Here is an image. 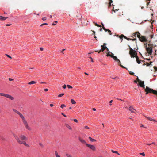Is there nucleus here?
I'll use <instances>...</instances> for the list:
<instances>
[{
	"instance_id": "49530a36",
	"label": "nucleus",
	"mask_w": 157,
	"mask_h": 157,
	"mask_svg": "<svg viewBox=\"0 0 157 157\" xmlns=\"http://www.w3.org/2000/svg\"><path fill=\"white\" fill-rule=\"evenodd\" d=\"M85 128L86 129H89V127H88L87 126H85Z\"/></svg>"
},
{
	"instance_id": "a211bd4d",
	"label": "nucleus",
	"mask_w": 157,
	"mask_h": 157,
	"mask_svg": "<svg viewBox=\"0 0 157 157\" xmlns=\"http://www.w3.org/2000/svg\"><path fill=\"white\" fill-rule=\"evenodd\" d=\"M134 35L132 36V37L133 39H131V40L132 41H136V37H135V33H134Z\"/></svg>"
},
{
	"instance_id": "37998d69",
	"label": "nucleus",
	"mask_w": 157,
	"mask_h": 157,
	"mask_svg": "<svg viewBox=\"0 0 157 157\" xmlns=\"http://www.w3.org/2000/svg\"><path fill=\"white\" fill-rule=\"evenodd\" d=\"M42 20H44V21L46 20V17H43V18H42Z\"/></svg>"
},
{
	"instance_id": "f8f14e48",
	"label": "nucleus",
	"mask_w": 157,
	"mask_h": 157,
	"mask_svg": "<svg viewBox=\"0 0 157 157\" xmlns=\"http://www.w3.org/2000/svg\"><path fill=\"white\" fill-rule=\"evenodd\" d=\"M19 137L22 140H27V138L24 135H21L19 136Z\"/></svg>"
},
{
	"instance_id": "20e7f679",
	"label": "nucleus",
	"mask_w": 157,
	"mask_h": 157,
	"mask_svg": "<svg viewBox=\"0 0 157 157\" xmlns=\"http://www.w3.org/2000/svg\"><path fill=\"white\" fill-rule=\"evenodd\" d=\"M19 115L20 117L22 118L24 126L26 128L29 130H31V128L29 127V126L27 121L24 116L21 113H20Z\"/></svg>"
},
{
	"instance_id": "774afa93",
	"label": "nucleus",
	"mask_w": 157,
	"mask_h": 157,
	"mask_svg": "<svg viewBox=\"0 0 157 157\" xmlns=\"http://www.w3.org/2000/svg\"><path fill=\"white\" fill-rule=\"evenodd\" d=\"M65 50V49H63L62 50V51H61V52H62L64 51Z\"/></svg>"
},
{
	"instance_id": "7ed1b4c3",
	"label": "nucleus",
	"mask_w": 157,
	"mask_h": 157,
	"mask_svg": "<svg viewBox=\"0 0 157 157\" xmlns=\"http://www.w3.org/2000/svg\"><path fill=\"white\" fill-rule=\"evenodd\" d=\"M13 136L16 139V140H17V142L19 144H23L24 145H25V146H26L27 147H29V145L28 144H27L26 142L21 140H20L19 138L18 137V136L14 134Z\"/></svg>"
},
{
	"instance_id": "39448f33",
	"label": "nucleus",
	"mask_w": 157,
	"mask_h": 157,
	"mask_svg": "<svg viewBox=\"0 0 157 157\" xmlns=\"http://www.w3.org/2000/svg\"><path fill=\"white\" fill-rule=\"evenodd\" d=\"M145 91L147 94L148 93H153L154 94L157 95V91L154 90L153 89L150 88L148 86H146L145 89Z\"/></svg>"
},
{
	"instance_id": "a878e982",
	"label": "nucleus",
	"mask_w": 157,
	"mask_h": 157,
	"mask_svg": "<svg viewBox=\"0 0 157 157\" xmlns=\"http://www.w3.org/2000/svg\"><path fill=\"white\" fill-rule=\"evenodd\" d=\"M71 102L73 104H75L76 103L75 100L72 99L71 100Z\"/></svg>"
},
{
	"instance_id": "dca6fc26",
	"label": "nucleus",
	"mask_w": 157,
	"mask_h": 157,
	"mask_svg": "<svg viewBox=\"0 0 157 157\" xmlns=\"http://www.w3.org/2000/svg\"><path fill=\"white\" fill-rule=\"evenodd\" d=\"M89 139L90 141L92 142H95L96 141H97L96 140L92 138L91 137H89Z\"/></svg>"
},
{
	"instance_id": "423d86ee",
	"label": "nucleus",
	"mask_w": 157,
	"mask_h": 157,
	"mask_svg": "<svg viewBox=\"0 0 157 157\" xmlns=\"http://www.w3.org/2000/svg\"><path fill=\"white\" fill-rule=\"evenodd\" d=\"M0 96L5 97L7 98H8L11 100H13L14 99V98L11 95L4 93H0Z\"/></svg>"
},
{
	"instance_id": "4468645a",
	"label": "nucleus",
	"mask_w": 157,
	"mask_h": 157,
	"mask_svg": "<svg viewBox=\"0 0 157 157\" xmlns=\"http://www.w3.org/2000/svg\"><path fill=\"white\" fill-rule=\"evenodd\" d=\"M128 109L132 113H134V110H135L131 106H130L129 108Z\"/></svg>"
},
{
	"instance_id": "c85d7f7f",
	"label": "nucleus",
	"mask_w": 157,
	"mask_h": 157,
	"mask_svg": "<svg viewBox=\"0 0 157 157\" xmlns=\"http://www.w3.org/2000/svg\"><path fill=\"white\" fill-rule=\"evenodd\" d=\"M107 31L109 33V34L110 35H112V33H111V31L110 30L107 29Z\"/></svg>"
},
{
	"instance_id": "f03ea898",
	"label": "nucleus",
	"mask_w": 157,
	"mask_h": 157,
	"mask_svg": "<svg viewBox=\"0 0 157 157\" xmlns=\"http://www.w3.org/2000/svg\"><path fill=\"white\" fill-rule=\"evenodd\" d=\"M136 36L139 39V40L142 42H147V40L145 36H142L139 32H136L135 33V37Z\"/></svg>"
},
{
	"instance_id": "9b49d317",
	"label": "nucleus",
	"mask_w": 157,
	"mask_h": 157,
	"mask_svg": "<svg viewBox=\"0 0 157 157\" xmlns=\"http://www.w3.org/2000/svg\"><path fill=\"white\" fill-rule=\"evenodd\" d=\"M139 84L140 86L143 87L144 89H145V85H144V81H139Z\"/></svg>"
},
{
	"instance_id": "052dcab7",
	"label": "nucleus",
	"mask_w": 157,
	"mask_h": 157,
	"mask_svg": "<svg viewBox=\"0 0 157 157\" xmlns=\"http://www.w3.org/2000/svg\"><path fill=\"white\" fill-rule=\"evenodd\" d=\"M93 111H95L96 110V109L94 108H93Z\"/></svg>"
},
{
	"instance_id": "864d4df0",
	"label": "nucleus",
	"mask_w": 157,
	"mask_h": 157,
	"mask_svg": "<svg viewBox=\"0 0 157 157\" xmlns=\"http://www.w3.org/2000/svg\"><path fill=\"white\" fill-rule=\"evenodd\" d=\"M110 56V55L109 54V52L108 53L107 55V56Z\"/></svg>"
},
{
	"instance_id": "4c0bfd02",
	"label": "nucleus",
	"mask_w": 157,
	"mask_h": 157,
	"mask_svg": "<svg viewBox=\"0 0 157 157\" xmlns=\"http://www.w3.org/2000/svg\"><path fill=\"white\" fill-rule=\"evenodd\" d=\"M140 154L143 155V156H144L145 155V154H144V152H143V153H140Z\"/></svg>"
},
{
	"instance_id": "0eeeda50",
	"label": "nucleus",
	"mask_w": 157,
	"mask_h": 157,
	"mask_svg": "<svg viewBox=\"0 0 157 157\" xmlns=\"http://www.w3.org/2000/svg\"><path fill=\"white\" fill-rule=\"evenodd\" d=\"M146 44V51H147L148 54H149L150 55H151L152 54V48L151 46H150L151 45L149 44L148 45L149 47L147 48V43Z\"/></svg>"
},
{
	"instance_id": "6e6d98bb",
	"label": "nucleus",
	"mask_w": 157,
	"mask_h": 157,
	"mask_svg": "<svg viewBox=\"0 0 157 157\" xmlns=\"http://www.w3.org/2000/svg\"><path fill=\"white\" fill-rule=\"evenodd\" d=\"M40 50L41 51H43V48H40Z\"/></svg>"
},
{
	"instance_id": "473e14b6",
	"label": "nucleus",
	"mask_w": 157,
	"mask_h": 157,
	"mask_svg": "<svg viewBox=\"0 0 157 157\" xmlns=\"http://www.w3.org/2000/svg\"><path fill=\"white\" fill-rule=\"evenodd\" d=\"M151 144H155V143L154 142H152L151 144H147V145H150Z\"/></svg>"
},
{
	"instance_id": "f704fd0d",
	"label": "nucleus",
	"mask_w": 157,
	"mask_h": 157,
	"mask_svg": "<svg viewBox=\"0 0 157 157\" xmlns=\"http://www.w3.org/2000/svg\"><path fill=\"white\" fill-rule=\"evenodd\" d=\"M48 25V24H47V23H43V24H42L40 26H43L44 25Z\"/></svg>"
},
{
	"instance_id": "6ab92c4d",
	"label": "nucleus",
	"mask_w": 157,
	"mask_h": 157,
	"mask_svg": "<svg viewBox=\"0 0 157 157\" xmlns=\"http://www.w3.org/2000/svg\"><path fill=\"white\" fill-rule=\"evenodd\" d=\"M13 111L14 112H15L16 113H17V114H18V115L20 113L18 111L16 110V109H13Z\"/></svg>"
},
{
	"instance_id": "bf43d9fd",
	"label": "nucleus",
	"mask_w": 157,
	"mask_h": 157,
	"mask_svg": "<svg viewBox=\"0 0 157 157\" xmlns=\"http://www.w3.org/2000/svg\"><path fill=\"white\" fill-rule=\"evenodd\" d=\"M127 40H131V39L129 38H127Z\"/></svg>"
},
{
	"instance_id": "2eb2a0df",
	"label": "nucleus",
	"mask_w": 157,
	"mask_h": 157,
	"mask_svg": "<svg viewBox=\"0 0 157 157\" xmlns=\"http://www.w3.org/2000/svg\"><path fill=\"white\" fill-rule=\"evenodd\" d=\"M145 117L147 119H148V120H150V121H153L154 122H156V120H155V119H153V118H152L151 117H147V116H145Z\"/></svg>"
},
{
	"instance_id": "5701e85b",
	"label": "nucleus",
	"mask_w": 157,
	"mask_h": 157,
	"mask_svg": "<svg viewBox=\"0 0 157 157\" xmlns=\"http://www.w3.org/2000/svg\"><path fill=\"white\" fill-rule=\"evenodd\" d=\"M111 151L113 153L117 154L118 155H120V154L118 153V151H113V150H111Z\"/></svg>"
},
{
	"instance_id": "393cba45",
	"label": "nucleus",
	"mask_w": 157,
	"mask_h": 157,
	"mask_svg": "<svg viewBox=\"0 0 157 157\" xmlns=\"http://www.w3.org/2000/svg\"><path fill=\"white\" fill-rule=\"evenodd\" d=\"M66 126L69 129H70V130L71 129V127L68 124H66Z\"/></svg>"
},
{
	"instance_id": "ddd939ff",
	"label": "nucleus",
	"mask_w": 157,
	"mask_h": 157,
	"mask_svg": "<svg viewBox=\"0 0 157 157\" xmlns=\"http://www.w3.org/2000/svg\"><path fill=\"white\" fill-rule=\"evenodd\" d=\"M119 37L121 39V41H122V40H123V37H124V38L127 39V38H128L126 36H124V35H123V34L121 35L120 36H119Z\"/></svg>"
},
{
	"instance_id": "aec40b11",
	"label": "nucleus",
	"mask_w": 157,
	"mask_h": 157,
	"mask_svg": "<svg viewBox=\"0 0 157 157\" xmlns=\"http://www.w3.org/2000/svg\"><path fill=\"white\" fill-rule=\"evenodd\" d=\"M117 61L118 62V63L120 64V65L123 68H125V67H124V66H123L122 65H121V64H120V63H121V62L120 61V60L119 59H117Z\"/></svg>"
},
{
	"instance_id": "c9c22d12",
	"label": "nucleus",
	"mask_w": 157,
	"mask_h": 157,
	"mask_svg": "<svg viewBox=\"0 0 157 157\" xmlns=\"http://www.w3.org/2000/svg\"><path fill=\"white\" fill-rule=\"evenodd\" d=\"M103 26V24H102ZM103 29L105 31H107V29L105 28L104 26L103 27Z\"/></svg>"
},
{
	"instance_id": "e2e57ef3",
	"label": "nucleus",
	"mask_w": 157,
	"mask_h": 157,
	"mask_svg": "<svg viewBox=\"0 0 157 157\" xmlns=\"http://www.w3.org/2000/svg\"><path fill=\"white\" fill-rule=\"evenodd\" d=\"M112 101H113V100H111V101H110V102H109V103H111L112 102Z\"/></svg>"
},
{
	"instance_id": "09e8293b",
	"label": "nucleus",
	"mask_w": 157,
	"mask_h": 157,
	"mask_svg": "<svg viewBox=\"0 0 157 157\" xmlns=\"http://www.w3.org/2000/svg\"><path fill=\"white\" fill-rule=\"evenodd\" d=\"M94 23L95 24L96 26L98 27V25L96 23H95V22H94Z\"/></svg>"
},
{
	"instance_id": "1a4fd4ad",
	"label": "nucleus",
	"mask_w": 157,
	"mask_h": 157,
	"mask_svg": "<svg viewBox=\"0 0 157 157\" xmlns=\"http://www.w3.org/2000/svg\"><path fill=\"white\" fill-rule=\"evenodd\" d=\"M106 44L105 43L103 45H101V47H102V48H101V50H100L99 51V53H100V52H101V51H104V50H105L106 49H107V51H108L109 50V49H108L105 46V45H106Z\"/></svg>"
},
{
	"instance_id": "bb28decb",
	"label": "nucleus",
	"mask_w": 157,
	"mask_h": 157,
	"mask_svg": "<svg viewBox=\"0 0 157 157\" xmlns=\"http://www.w3.org/2000/svg\"><path fill=\"white\" fill-rule=\"evenodd\" d=\"M112 58H113L115 60H116V61L117 60V59H118L117 57L115 56H113L112 57Z\"/></svg>"
},
{
	"instance_id": "a19ab883",
	"label": "nucleus",
	"mask_w": 157,
	"mask_h": 157,
	"mask_svg": "<svg viewBox=\"0 0 157 157\" xmlns=\"http://www.w3.org/2000/svg\"><path fill=\"white\" fill-rule=\"evenodd\" d=\"M6 56L10 58H12V57L10 55H8L6 54Z\"/></svg>"
},
{
	"instance_id": "412c9836",
	"label": "nucleus",
	"mask_w": 157,
	"mask_h": 157,
	"mask_svg": "<svg viewBox=\"0 0 157 157\" xmlns=\"http://www.w3.org/2000/svg\"><path fill=\"white\" fill-rule=\"evenodd\" d=\"M66 156L67 157H73L72 156L71 154L68 153L66 154Z\"/></svg>"
},
{
	"instance_id": "c03bdc74",
	"label": "nucleus",
	"mask_w": 157,
	"mask_h": 157,
	"mask_svg": "<svg viewBox=\"0 0 157 157\" xmlns=\"http://www.w3.org/2000/svg\"><path fill=\"white\" fill-rule=\"evenodd\" d=\"M74 121L76 122H78V121L76 119H74V120H73Z\"/></svg>"
},
{
	"instance_id": "4d7b16f0",
	"label": "nucleus",
	"mask_w": 157,
	"mask_h": 157,
	"mask_svg": "<svg viewBox=\"0 0 157 157\" xmlns=\"http://www.w3.org/2000/svg\"><path fill=\"white\" fill-rule=\"evenodd\" d=\"M6 26H10L11 25V24H6Z\"/></svg>"
},
{
	"instance_id": "9d476101",
	"label": "nucleus",
	"mask_w": 157,
	"mask_h": 157,
	"mask_svg": "<svg viewBox=\"0 0 157 157\" xmlns=\"http://www.w3.org/2000/svg\"><path fill=\"white\" fill-rule=\"evenodd\" d=\"M79 140L82 143L85 144L86 146V144H87L86 141L81 138L79 137Z\"/></svg>"
},
{
	"instance_id": "680f3d73",
	"label": "nucleus",
	"mask_w": 157,
	"mask_h": 157,
	"mask_svg": "<svg viewBox=\"0 0 157 157\" xmlns=\"http://www.w3.org/2000/svg\"><path fill=\"white\" fill-rule=\"evenodd\" d=\"M93 34H95V32L94 31H93Z\"/></svg>"
},
{
	"instance_id": "6e6552de",
	"label": "nucleus",
	"mask_w": 157,
	"mask_h": 157,
	"mask_svg": "<svg viewBox=\"0 0 157 157\" xmlns=\"http://www.w3.org/2000/svg\"><path fill=\"white\" fill-rule=\"evenodd\" d=\"M87 147H88L90 149H91L92 151H94L96 150V148L95 147L91 144H86V146Z\"/></svg>"
},
{
	"instance_id": "2f4dec72",
	"label": "nucleus",
	"mask_w": 157,
	"mask_h": 157,
	"mask_svg": "<svg viewBox=\"0 0 157 157\" xmlns=\"http://www.w3.org/2000/svg\"><path fill=\"white\" fill-rule=\"evenodd\" d=\"M64 95V94H63V93L61 94H59V95H58V97H62V96H63Z\"/></svg>"
},
{
	"instance_id": "a18cd8bd",
	"label": "nucleus",
	"mask_w": 157,
	"mask_h": 157,
	"mask_svg": "<svg viewBox=\"0 0 157 157\" xmlns=\"http://www.w3.org/2000/svg\"><path fill=\"white\" fill-rule=\"evenodd\" d=\"M89 58L90 59L91 61L92 62H93L94 61H93V59L91 57H89Z\"/></svg>"
},
{
	"instance_id": "13d9d810",
	"label": "nucleus",
	"mask_w": 157,
	"mask_h": 157,
	"mask_svg": "<svg viewBox=\"0 0 157 157\" xmlns=\"http://www.w3.org/2000/svg\"><path fill=\"white\" fill-rule=\"evenodd\" d=\"M50 105L51 107H52L54 106V105L53 104H50Z\"/></svg>"
},
{
	"instance_id": "4be33fe9",
	"label": "nucleus",
	"mask_w": 157,
	"mask_h": 157,
	"mask_svg": "<svg viewBox=\"0 0 157 157\" xmlns=\"http://www.w3.org/2000/svg\"><path fill=\"white\" fill-rule=\"evenodd\" d=\"M55 155L56 157H61L59 155H58V152L56 151L55 152Z\"/></svg>"
},
{
	"instance_id": "c756f323",
	"label": "nucleus",
	"mask_w": 157,
	"mask_h": 157,
	"mask_svg": "<svg viewBox=\"0 0 157 157\" xmlns=\"http://www.w3.org/2000/svg\"><path fill=\"white\" fill-rule=\"evenodd\" d=\"M67 86L68 88L69 89H71V88H72V87L70 85H67Z\"/></svg>"
},
{
	"instance_id": "3c124183",
	"label": "nucleus",
	"mask_w": 157,
	"mask_h": 157,
	"mask_svg": "<svg viewBox=\"0 0 157 157\" xmlns=\"http://www.w3.org/2000/svg\"><path fill=\"white\" fill-rule=\"evenodd\" d=\"M61 114L62 115H63V116H64L65 117H66V116L63 113H61Z\"/></svg>"
},
{
	"instance_id": "603ef678",
	"label": "nucleus",
	"mask_w": 157,
	"mask_h": 157,
	"mask_svg": "<svg viewBox=\"0 0 157 157\" xmlns=\"http://www.w3.org/2000/svg\"><path fill=\"white\" fill-rule=\"evenodd\" d=\"M154 68L155 70H156V71L157 70V67H154Z\"/></svg>"
},
{
	"instance_id": "5fc2aeb1",
	"label": "nucleus",
	"mask_w": 157,
	"mask_h": 157,
	"mask_svg": "<svg viewBox=\"0 0 157 157\" xmlns=\"http://www.w3.org/2000/svg\"><path fill=\"white\" fill-rule=\"evenodd\" d=\"M111 53L112 55H110V56H111L112 58V57L113 56H114L113 54L112 53Z\"/></svg>"
},
{
	"instance_id": "72a5a7b5",
	"label": "nucleus",
	"mask_w": 157,
	"mask_h": 157,
	"mask_svg": "<svg viewBox=\"0 0 157 157\" xmlns=\"http://www.w3.org/2000/svg\"><path fill=\"white\" fill-rule=\"evenodd\" d=\"M129 73L130 75H134V73L133 72H132L131 71Z\"/></svg>"
},
{
	"instance_id": "7c9ffc66",
	"label": "nucleus",
	"mask_w": 157,
	"mask_h": 157,
	"mask_svg": "<svg viewBox=\"0 0 157 157\" xmlns=\"http://www.w3.org/2000/svg\"><path fill=\"white\" fill-rule=\"evenodd\" d=\"M109 5L110 6H111V4L113 2L112 0H109Z\"/></svg>"
},
{
	"instance_id": "cd10ccee",
	"label": "nucleus",
	"mask_w": 157,
	"mask_h": 157,
	"mask_svg": "<svg viewBox=\"0 0 157 157\" xmlns=\"http://www.w3.org/2000/svg\"><path fill=\"white\" fill-rule=\"evenodd\" d=\"M66 105L64 104H62L61 105L60 107L62 108H63L64 107H65Z\"/></svg>"
},
{
	"instance_id": "58836bf2",
	"label": "nucleus",
	"mask_w": 157,
	"mask_h": 157,
	"mask_svg": "<svg viewBox=\"0 0 157 157\" xmlns=\"http://www.w3.org/2000/svg\"><path fill=\"white\" fill-rule=\"evenodd\" d=\"M39 145L42 147H44V146H43V144L42 143H39Z\"/></svg>"
},
{
	"instance_id": "f3484780",
	"label": "nucleus",
	"mask_w": 157,
	"mask_h": 157,
	"mask_svg": "<svg viewBox=\"0 0 157 157\" xmlns=\"http://www.w3.org/2000/svg\"><path fill=\"white\" fill-rule=\"evenodd\" d=\"M7 18H8L7 17H4L2 16H0V19L2 20H5Z\"/></svg>"
},
{
	"instance_id": "338daca9",
	"label": "nucleus",
	"mask_w": 157,
	"mask_h": 157,
	"mask_svg": "<svg viewBox=\"0 0 157 157\" xmlns=\"http://www.w3.org/2000/svg\"><path fill=\"white\" fill-rule=\"evenodd\" d=\"M99 30L100 31H101L102 30V29L101 28H100V29H99Z\"/></svg>"
},
{
	"instance_id": "0e129e2a",
	"label": "nucleus",
	"mask_w": 157,
	"mask_h": 157,
	"mask_svg": "<svg viewBox=\"0 0 157 157\" xmlns=\"http://www.w3.org/2000/svg\"><path fill=\"white\" fill-rule=\"evenodd\" d=\"M149 3H150L149 2H148L147 3V6L149 4Z\"/></svg>"
},
{
	"instance_id": "79ce46f5",
	"label": "nucleus",
	"mask_w": 157,
	"mask_h": 157,
	"mask_svg": "<svg viewBox=\"0 0 157 157\" xmlns=\"http://www.w3.org/2000/svg\"><path fill=\"white\" fill-rule=\"evenodd\" d=\"M136 81H137V82H139V81H141L140 80H139V78H138V77H137V78L136 79Z\"/></svg>"
},
{
	"instance_id": "ea45409f",
	"label": "nucleus",
	"mask_w": 157,
	"mask_h": 157,
	"mask_svg": "<svg viewBox=\"0 0 157 157\" xmlns=\"http://www.w3.org/2000/svg\"><path fill=\"white\" fill-rule=\"evenodd\" d=\"M85 21H85V20H84V21L82 20L81 21V23H82V24H85Z\"/></svg>"
},
{
	"instance_id": "e433bc0d",
	"label": "nucleus",
	"mask_w": 157,
	"mask_h": 157,
	"mask_svg": "<svg viewBox=\"0 0 157 157\" xmlns=\"http://www.w3.org/2000/svg\"><path fill=\"white\" fill-rule=\"evenodd\" d=\"M63 88L65 89L66 88V85L65 84L63 86Z\"/></svg>"
},
{
	"instance_id": "de8ad7c7",
	"label": "nucleus",
	"mask_w": 157,
	"mask_h": 157,
	"mask_svg": "<svg viewBox=\"0 0 157 157\" xmlns=\"http://www.w3.org/2000/svg\"><path fill=\"white\" fill-rule=\"evenodd\" d=\"M13 79L11 78H9V80L10 81H13Z\"/></svg>"
},
{
	"instance_id": "f257e3e1",
	"label": "nucleus",
	"mask_w": 157,
	"mask_h": 157,
	"mask_svg": "<svg viewBox=\"0 0 157 157\" xmlns=\"http://www.w3.org/2000/svg\"><path fill=\"white\" fill-rule=\"evenodd\" d=\"M130 51L129 54L131 58H134L135 57L136 58V60L137 63L138 64L140 63V60H139V58L137 56V53L132 48H129Z\"/></svg>"
},
{
	"instance_id": "8fccbe9b",
	"label": "nucleus",
	"mask_w": 157,
	"mask_h": 157,
	"mask_svg": "<svg viewBox=\"0 0 157 157\" xmlns=\"http://www.w3.org/2000/svg\"><path fill=\"white\" fill-rule=\"evenodd\" d=\"M44 90L45 91H48V89L46 88V89H44Z\"/></svg>"
},
{
	"instance_id": "b1692460",
	"label": "nucleus",
	"mask_w": 157,
	"mask_h": 157,
	"mask_svg": "<svg viewBox=\"0 0 157 157\" xmlns=\"http://www.w3.org/2000/svg\"><path fill=\"white\" fill-rule=\"evenodd\" d=\"M36 83V82L33 81H32L30 82L28 84H30V85H31V84H35Z\"/></svg>"
},
{
	"instance_id": "69168bd1",
	"label": "nucleus",
	"mask_w": 157,
	"mask_h": 157,
	"mask_svg": "<svg viewBox=\"0 0 157 157\" xmlns=\"http://www.w3.org/2000/svg\"><path fill=\"white\" fill-rule=\"evenodd\" d=\"M84 74L86 75H88V74L86 72H85Z\"/></svg>"
}]
</instances>
